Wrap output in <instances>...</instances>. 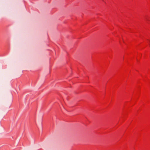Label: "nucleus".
Listing matches in <instances>:
<instances>
[{
    "mask_svg": "<svg viewBox=\"0 0 150 150\" xmlns=\"http://www.w3.org/2000/svg\"><path fill=\"white\" fill-rule=\"evenodd\" d=\"M149 42H150L149 45H150V40H149Z\"/></svg>",
    "mask_w": 150,
    "mask_h": 150,
    "instance_id": "1",
    "label": "nucleus"
}]
</instances>
